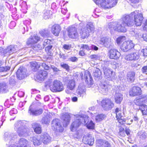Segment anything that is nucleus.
<instances>
[{
    "label": "nucleus",
    "instance_id": "f257e3e1",
    "mask_svg": "<svg viewBox=\"0 0 147 147\" xmlns=\"http://www.w3.org/2000/svg\"><path fill=\"white\" fill-rule=\"evenodd\" d=\"M75 117V120L72 123L70 128L72 131H75L81 124L86 123L88 120V117L86 115H76Z\"/></svg>",
    "mask_w": 147,
    "mask_h": 147
},
{
    "label": "nucleus",
    "instance_id": "f03ea898",
    "mask_svg": "<svg viewBox=\"0 0 147 147\" xmlns=\"http://www.w3.org/2000/svg\"><path fill=\"white\" fill-rule=\"evenodd\" d=\"M96 4L100 5L105 9L110 8L114 7L117 3V0H93Z\"/></svg>",
    "mask_w": 147,
    "mask_h": 147
},
{
    "label": "nucleus",
    "instance_id": "7ed1b4c3",
    "mask_svg": "<svg viewBox=\"0 0 147 147\" xmlns=\"http://www.w3.org/2000/svg\"><path fill=\"white\" fill-rule=\"evenodd\" d=\"M49 87L50 90L53 92H61L64 89L62 83L59 81L57 80H55L53 82L50 83Z\"/></svg>",
    "mask_w": 147,
    "mask_h": 147
},
{
    "label": "nucleus",
    "instance_id": "20e7f679",
    "mask_svg": "<svg viewBox=\"0 0 147 147\" xmlns=\"http://www.w3.org/2000/svg\"><path fill=\"white\" fill-rule=\"evenodd\" d=\"M132 17H134V23L136 26H140L143 19L142 14L138 10H136L131 13Z\"/></svg>",
    "mask_w": 147,
    "mask_h": 147
},
{
    "label": "nucleus",
    "instance_id": "39448f33",
    "mask_svg": "<svg viewBox=\"0 0 147 147\" xmlns=\"http://www.w3.org/2000/svg\"><path fill=\"white\" fill-rule=\"evenodd\" d=\"M93 29L94 26L91 24H87L84 28H81L80 32L82 38L84 39L87 38L89 35V33Z\"/></svg>",
    "mask_w": 147,
    "mask_h": 147
},
{
    "label": "nucleus",
    "instance_id": "423d86ee",
    "mask_svg": "<svg viewBox=\"0 0 147 147\" xmlns=\"http://www.w3.org/2000/svg\"><path fill=\"white\" fill-rule=\"evenodd\" d=\"M103 69L105 77L106 78H108L110 80L115 78V72H113L111 69L106 67H104Z\"/></svg>",
    "mask_w": 147,
    "mask_h": 147
},
{
    "label": "nucleus",
    "instance_id": "0eeeda50",
    "mask_svg": "<svg viewBox=\"0 0 147 147\" xmlns=\"http://www.w3.org/2000/svg\"><path fill=\"white\" fill-rule=\"evenodd\" d=\"M131 16H132L131 15V14L129 15L123 16L120 21L123 22V23L126 26H132L134 25V23L132 20V18L133 17Z\"/></svg>",
    "mask_w": 147,
    "mask_h": 147
},
{
    "label": "nucleus",
    "instance_id": "6e6552de",
    "mask_svg": "<svg viewBox=\"0 0 147 147\" xmlns=\"http://www.w3.org/2000/svg\"><path fill=\"white\" fill-rule=\"evenodd\" d=\"M132 41L128 40L123 42L120 45V48L124 52H125L134 47Z\"/></svg>",
    "mask_w": 147,
    "mask_h": 147
},
{
    "label": "nucleus",
    "instance_id": "1a4fd4ad",
    "mask_svg": "<svg viewBox=\"0 0 147 147\" xmlns=\"http://www.w3.org/2000/svg\"><path fill=\"white\" fill-rule=\"evenodd\" d=\"M101 105L105 110L111 109L114 106V104L110 99L103 100L101 102Z\"/></svg>",
    "mask_w": 147,
    "mask_h": 147
},
{
    "label": "nucleus",
    "instance_id": "9d476101",
    "mask_svg": "<svg viewBox=\"0 0 147 147\" xmlns=\"http://www.w3.org/2000/svg\"><path fill=\"white\" fill-rule=\"evenodd\" d=\"M126 26L123 22L120 21L118 23L116 22V25L113 27V29L119 32H124L126 31Z\"/></svg>",
    "mask_w": 147,
    "mask_h": 147
},
{
    "label": "nucleus",
    "instance_id": "9b49d317",
    "mask_svg": "<svg viewBox=\"0 0 147 147\" xmlns=\"http://www.w3.org/2000/svg\"><path fill=\"white\" fill-rule=\"evenodd\" d=\"M52 127L53 129L59 132H61L63 130V127L60 123L58 119H55L52 121Z\"/></svg>",
    "mask_w": 147,
    "mask_h": 147
},
{
    "label": "nucleus",
    "instance_id": "f8f14e48",
    "mask_svg": "<svg viewBox=\"0 0 147 147\" xmlns=\"http://www.w3.org/2000/svg\"><path fill=\"white\" fill-rule=\"evenodd\" d=\"M68 34L69 38L76 39L78 37L77 29L74 27L70 28L68 30Z\"/></svg>",
    "mask_w": 147,
    "mask_h": 147
},
{
    "label": "nucleus",
    "instance_id": "ddd939ff",
    "mask_svg": "<svg viewBox=\"0 0 147 147\" xmlns=\"http://www.w3.org/2000/svg\"><path fill=\"white\" fill-rule=\"evenodd\" d=\"M147 102V95H142L140 96L139 98H136L134 100L136 105L140 106V107L143 103Z\"/></svg>",
    "mask_w": 147,
    "mask_h": 147
},
{
    "label": "nucleus",
    "instance_id": "4468645a",
    "mask_svg": "<svg viewBox=\"0 0 147 147\" xmlns=\"http://www.w3.org/2000/svg\"><path fill=\"white\" fill-rule=\"evenodd\" d=\"M140 55L138 52L132 53L125 56V59L127 61H135L138 59Z\"/></svg>",
    "mask_w": 147,
    "mask_h": 147
},
{
    "label": "nucleus",
    "instance_id": "2eb2a0df",
    "mask_svg": "<svg viewBox=\"0 0 147 147\" xmlns=\"http://www.w3.org/2000/svg\"><path fill=\"white\" fill-rule=\"evenodd\" d=\"M83 142L86 144L92 146L94 143V138L90 134H88L84 136L83 139Z\"/></svg>",
    "mask_w": 147,
    "mask_h": 147
},
{
    "label": "nucleus",
    "instance_id": "dca6fc26",
    "mask_svg": "<svg viewBox=\"0 0 147 147\" xmlns=\"http://www.w3.org/2000/svg\"><path fill=\"white\" fill-rule=\"evenodd\" d=\"M120 56V53L115 49H111L109 51V56L111 59H117Z\"/></svg>",
    "mask_w": 147,
    "mask_h": 147
},
{
    "label": "nucleus",
    "instance_id": "f3484780",
    "mask_svg": "<svg viewBox=\"0 0 147 147\" xmlns=\"http://www.w3.org/2000/svg\"><path fill=\"white\" fill-rule=\"evenodd\" d=\"M47 72L44 70L40 71L35 76L36 78L39 81H43L47 75Z\"/></svg>",
    "mask_w": 147,
    "mask_h": 147
},
{
    "label": "nucleus",
    "instance_id": "a211bd4d",
    "mask_svg": "<svg viewBox=\"0 0 147 147\" xmlns=\"http://www.w3.org/2000/svg\"><path fill=\"white\" fill-rule=\"evenodd\" d=\"M141 93V90L140 88L134 86L132 89L129 91V94L130 96H134L140 95Z\"/></svg>",
    "mask_w": 147,
    "mask_h": 147
},
{
    "label": "nucleus",
    "instance_id": "6ab92c4d",
    "mask_svg": "<svg viewBox=\"0 0 147 147\" xmlns=\"http://www.w3.org/2000/svg\"><path fill=\"white\" fill-rule=\"evenodd\" d=\"M40 37L36 35L31 36L28 38L27 41V44L28 45H32L37 43L40 40Z\"/></svg>",
    "mask_w": 147,
    "mask_h": 147
},
{
    "label": "nucleus",
    "instance_id": "aec40b11",
    "mask_svg": "<svg viewBox=\"0 0 147 147\" xmlns=\"http://www.w3.org/2000/svg\"><path fill=\"white\" fill-rule=\"evenodd\" d=\"M41 140L45 144L50 143L51 140V138L49 134L46 133L43 134L41 136Z\"/></svg>",
    "mask_w": 147,
    "mask_h": 147
},
{
    "label": "nucleus",
    "instance_id": "412c9836",
    "mask_svg": "<svg viewBox=\"0 0 147 147\" xmlns=\"http://www.w3.org/2000/svg\"><path fill=\"white\" fill-rule=\"evenodd\" d=\"M17 131L19 136H26L28 135L29 130L28 129L24 127H22L18 128Z\"/></svg>",
    "mask_w": 147,
    "mask_h": 147
},
{
    "label": "nucleus",
    "instance_id": "4be33fe9",
    "mask_svg": "<svg viewBox=\"0 0 147 147\" xmlns=\"http://www.w3.org/2000/svg\"><path fill=\"white\" fill-rule=\"evenodd\" d=\"M61 30L60 26L59 25L55 24L52 27L51 32L55 36H58Z\"/></svg>",
    "mask_w": 147,
    "mask_h": 147
},
{
    "label": "nucleus",
    "instance_id": "5701e85b",
    "mask_svg": "<svg viewBox=\"0 0 147 147\" xmlns=\"http://www.w3.org/2000/svg\"><path fill=\"white\" fill-rule=\"evenodd\" d=\"M84 78L85 81L88 84L92 85L93 84V80L88 71H85L84 72Z\"/></svg>",
    "mask_w": 147,
    "mask_h": 147
},
{
    "label": "nucleus",
    "instance_id": "b1692460",
    "mask_svg": "<svg viewBox=\"0 0 147 147\" xmlns=\"http://www.w3.org/2000/svg\"><path fill=\"white\" fill-rule=\"evenodd\" d=\"M70 116L68 113H66L63 115V125L64 126H67L69 123L70 120Z\"/></svg>",
    "mask_w": 147,
    "mask_h": 147
},
{
    "label": "nucleus",
    "instance_id": "393cba45",
    "mask_svg": "<svg viewBox=\"0 0 147 147\" xmlns=\"http://www.w3.org/2000/svg\"><path fill=\"white\" fill-rule=\"evenodd\" d=\"M16 49L14 46L13 45H10L3 51L4 54H7L8 55H9L14 53Z\"/></svg>",
    "mask_w": 147,
    "mask_h": 147
},
{
    "label": "nucleus",
    "instance_id": "a878e982",
    "mask_svg": "<svg viewBox=\"0 0 147 147\" xmlns=\"http://www.w3.org/2000/svg\"><path fill=\"white\" fill-rule=\"evenodd\" d=\"M67 88L70 90H72L75 88L76 86L75 82L74 80H69L67 81Z\"/></svg>",
    "mask_w": 147,
    "mask_h": 147
},
{
    "label": "nucleus",
    "instance_id": "bb28decb",
    "mask_svg": "<svg viewBox=\"0 0 147 147\" xmlns=\"http://www.w3.org/2000/svg\"><path fill=\"white\" fill-rule=\"evenodd\" d=\"M100 86L103 93H105L108 92L110 87V86L107 83L105 82L101 83Z\"/></svg>",
    "mask_w": 147,
    "mask_h": 147
},
{
    "label": "nucleus",
    "instance_id": "cd10ccee",
    "mask_svg": "<svg viewBox=\"0 0 147 147\" xmlns=\"http://www.w3.org/2000/svg\"><path fill=\"white\" fill-rule=\"evenodd\" d=\"M76 92L78 96H83L85 93L84 87L80 85L77 90Z\"/></svg>",
    "mask_w": 147,
    "mask_h": 147
},
{
    "label": "nucleus",
    "instance_id": "c85d7f7f",
    "mask_svg": "<svg viewBox=\"0 0 147 147\" xmlns=\"http://www.w3.org/2000/svg\"><path fill=\"white\" fill-rule=\"evenodd\" d=\"M25 72L22 69H18L16 72L17 76L20 80L24 78L25 76Z\"/></svg>",
    "mask_w": 147,
    "mask_h": 147
},
{
    "label": "nucleus",
    "instance_id": "c756f323",
    "mask_svg": "<svg viewBox=\"0 0 147 147\" xmlns=\"http://www.w3.org/2000/svg\"><path fill=\"white\" fill-rule=\"evenodd\" d=\"M30 115H38L41 114L42 112V110L41 109L39 110L30 109L29 111Z\"/></svg>",
    "mask_w": 147,
    "mask_h": 147
},
{
    "label": "nucleus",
    "instance_id": "7c9ffc66",
    "mask_svg": "<svg viewBox=\"0 0 147 147\" xmlns=\"http://www.w3.org/2000/svg\"><path fill=\"white\" fill-rule=\"evenodd\" d=\"M135 73L133 72H129L127 75V80L131 82L134 81L135 79Z\"/></svg>",
    "mask_w": 147,
    "mask_h": 147
},
{
    "label": "nucleus",
    "instance_id": "2f4dec72",
    "mask_svg": "<svg viewBox=\"0 0 147 147\" xmlns=\"http://www.w3.org/2000/svg\"><path fill=\"white\" fill-rule=\"evenodd\" d=\"M32 127L34 129V131L37 134H39L41 132V128L39 125L34 123L32 124Z\"/></svg>",
    "mask_w": 147,
    "mask_h": 147
},
{
    "label": "nucleus",
    "instance_id": "473e14b6",
    "mask_svg": "<svg viewBox=\"0 0 147 147\" xmlns=\"http://www.w3.org/2000/svg\"><path fill=\"white\" fill-rule=\"evenodd\" d=\"M93 75L96 80H99L101 75V71L99 69L96 68L95 71L93 73Z\"/></svg>",
    "mask_w": 147,
    "mask_h": 147
},
{
    "label": "nucleus",
    "instance_id": "72a5a7b5",
    "mask_svg": "<svg viewBox=\"0 0 147 147\" xmlns=\"http://www.w3.org/2000/svg\"><path fill=\"white\" fill-rule=\"evenodd\" d=\"M122 95L121 94L116 93L115 95V100L116 102L118 104H120L122 100Z\"/></svg>",
    "mask_w": 147,
    "mask_h": 147
},
{
    "label": "nucleus",
    "instance_id": "f704fd0d",
    "mask_svg": "<svg viewBox=\"0 0 147 147\" xmlns=\"http://www.w3.org/2000/svg\"><path fill=\"white\" fill-rule=\"evenodd\" d=\"M100 42L102 44L105 46H107L110 44V39L106 37H103L101 39Z\"/></svg>",
    "mask_w": 147,
    "mask_h": 147
},
{
    "label": "nucleus",
    "instance_id": "c9c22d12",
    "mask_svg": "<svg viewBox=\"0 0 147 147\" xmlns=\"http://www.w3.org/2000/svg\"><path fill=\"white\" fill-rule=\"evenodd\" d=\"M30 140L33 142L34 145L35 146H38L40 145L41 143V141L38 140L36 137H35L31 138Z\"/></svg>",
    "mask_w": 147,
    "mask_h": 147
},
{
    "label": "nucleus",
    "instance_id": "e433bc0d",
    "mask_svg": "<svg viewBox=\"0 0 147 147\" xmlns=\"http://www.w3.org/2000/svg\"><path fill=\"white\" fill-rule=\"evenodd\" d=\"M106 117V115L104 114H100L97 115L96 116V120L97 122H99Z\"/></svg>",
    "mask_w": 147,
    "mask_h": 147
},
{
    "label": "nucleus",
    "instance_id": "4c0bfd02",
    "mask_svg": "<svg viewBox=\"0 0 147 147\" xmlns=\"http://www.w3.org/2000/svg\"><path fill=\"white\" fill-rule=\"evenodd\" d=\"M28 141L24 138L20 139L19 142V145L22 146H27Z\"/></svg>",
    "mask_w": 147,
    "mask_h": 147
},
{
    "label": "nucleus",
    "instance_id": "58836bf2",
    "mask_svg": "<svg viewBox=\"0 0 147 147\" xmlns=\"http://www.w3.org/2000/svg\"><path fill=\"white\" fill-rule=\"evenodd\" d=\"M140 109L143 114L147 115V105L144 104L142 105L140 107Z\"/></svg>",
    "mask_w": 147,
    "mask_h": 147
},
{
    "label": "nucleus",
    "instance_id": "ea45409f",
    "mask_svg": "<svg viewBox=\"0 0 147 147\" xmlns=\"http://www.w3.org/2000/svg\"><path fill=\"white\" fill-rule=\"evenodd\" d=\"M52 15V11H51L47 10L45 11L43 17L45 19H49Z\"/></svg>",
    "mask_w": 147,
    "mask_h": 147
},
{
    "label": "nucleus",
    "instance_id": "a19ab883",
    "mask_svg": "<svg viewBox=\"0 0 147 147\" xmlns=\"http://www.w3.org/2000/svg\"><path fill=\"white\" fill-rule=\"evenodd\" d=\"M126 38L125 36H120L117 39V44L120 45L125 41Z\"/></svg>",
    "mask_w": 147,
    "mask_h": 147
},
{
    "label": "nucleus",
    "instance_id": "79ce46f5",
    "mask_svg": "<svg viewBox=\"0 0 147 147\" xmlns=\"http://www.w3.org/2000/svg\"><path fill=\"white\" fill-rule=\"evenodd\" d=\"M88 120L87 121L86 123L84 124H86L87 127L89 129H93L94 128V124L93 123L92 121H90V122L88 121Z\"/></svg>",
    "mask_w": 147,
    "mask_h": 147
},
{
    "label": "nucleus",
    "instance_id": "37998d69",
    "mask_svg": "<svg viewBox=\"0 0 147 147\" xmlns=\"http://www.w3.org/2000/svg\"><path fill=\"white\" fill-rule=\"evenodd\" d=\"M115 113L116 115L117 119H121L122 116V115L121 111V109L119 108H117L115 110Z\"/></svg>",
    "mask_w": 147,
    "mask_h": 147
},
{
    "label": "nucleus",
    "instance_id": "c03bdc74",
    "mask_svg": "<svg viewBox=\"0 0 147 147\" xmlns=\"http://www.w3.org/2000/svg\"><path fill=\"white\" fill-rule=\"evenodd\" d=\"M49 31L47 30H43L40 32V33L41 35L43 37L47 36L49 35Z\"/></svg>",
    "mask_w": 147,
    "mask_h": 147
},
{
    "label": "nucleus",
    "instance_id": "a18cd8bd",
    "mask_svg": "<svg viewBox=\"0 0 147 147\" xmlns=\"http://www.w3.org/2000/svg\"><path fill=\"white\" fill-rule=\"evenodd\" d=\"M41 64L39 63H37L35 61L32 62L31 63V65L32 67L34 69H38L40 66Z\"/></svg>",
    "mask_w": 147,
    "mask_h": 147
},
{
    "label": "nucleus",
    "instance_id": "49530a36",
    "mask_svg": "<svg viewBox=\"0 0 147 147\" xmlns=\"http://www.w3.org/2000/svg\"><path fill=\"white\" fill-rule=\"evenodd\" d=\"M2 65V63L0 61V72L7 71L10 70V67L9 66H5V67H1Z\"/></svg>",
    "mask_w": 147,
    "mask_h": 147
},
{
    "label": "nucleus",
    "instance_id": "de8ad7c7",
    "mask_svg": "<svg viewBox=\"0 0 147 147\" xmlns=\"http://www.w3.org/2000/svg\"><path fill=\"white\" fill-rule=\"evenodd\" d=\"M138 134L139 137L142 139L145 138L146 136V133L144 131H139L138 133Z\"/></svg>",
    "mask_w": 147,
    "mask_h": 147
},
{
    "label": "nucleus",
    "instance_id": "09e8293b",
    "mask_svg": "<svg viewBox=\"0 0 147 147\" xmlns=\"http://www.w3.org/2000/svg\"><path fill=\"white\" fill-rule=\"evenodd\" d=\"M41 121L42 123L48 124L50 122V118L47 117H44L42 119Z\"/></svg>",
    "mask_w": 147,
    "mask_h": 147
},
{
    "label": "nucleus",
    "instance_id": "8fccbe9b",
    "mask_svg": "<svg viewBox=\"0 0 147 147\" xmlns=\"http://www.w3.org/2000/svg\"><path fill=\"white\" fill-rule=\"evenodd\" d=\"M83 131V130L81 129L78 130L76 132V134L74 135V137L76 138H78L81 137L82 136Z\"/></svg>",
    "mask_w": 147,
    "mask_h": 147
},
{
    "label": "nucleus",
    "instance_id": "3c124183",
    "mask_svg": "<svg viewBox=\"0 0 147 147\" xmlns=\"http://www.w3.org/2000/svg\"><path fill=\"white\" fill-rule=\"evenodd\" d=\"M6 92V87L5 84H0V93L1 92Z\"/></svg>",
    "mask_w": 147,
    "mask_h": 147
},
{
    "label": "nucleus",
    "instance_id": "603ef678",
    "mask_svg": "<svg viewBox=\"0 0 147 147\" xmlns=\"http://www.w3.org/2000/svg\"><path fill=\"white\" fill-rule=\"evenodd\" d=\"M89 57L90 59H94L96 60H100V56L98 55H92L89 56Z\"/></svg>",
    "mask_w": 147,
    "mask_h": 147
},
{
    "label": "nucleus",
    "instance_id": "864d4df0",
    "mask_svg": "<svg viewBox=\"0 0 147 147\" xmlns=\"http://www.w3.org/2000/svg\"><path fill=\"white\" fill-rule=\"evenodd\" d=\"M52 47V46H47L46 47L45 49V50L47 52V53L48 55H51V49Z\"/></svg>",
    "mask_w": 147,
    "mask_h": 147
},
{
    "label": "nucleus",
    "instance_id": "5fc2aeb1",
    "mask_svg": "<svg viewBox=\"0 0 147 147\" xmlns=\"http://www.w3.org/2000/svg\"><path fill=\"white\" fill-rule=\"evenodd\" d=\"M103 140L102 139H98L96 141V145L99 147H101L102 145Z\"/></svg>",
    "mask_w": 147,
    "mask_h": 147
},
{
    "label": "nucleus",
    "instance_id": "6e6d98bb",
    "mask_svg": "<svg viewBox=\"0 0 147 147\" xmlns=\"http://www.w3.org/2000/svg\"><path fill=\"white\" fill-rule=\"evenodd\" d=\"M61 66L63 68L66 69V70L67 71H69V66L66 64L61 63Z\"/></svg>",
    "mask_w": 147,
    "mask_h": 147
},
{
    "label": "nucleus",
    "instance_id": "4d7b16f0",
    "mask_svg": "<svg viewBox=\"0 0 147 147\" xmlns=\"http://www.w3.org/2000/svg\"><path fill=\"white\" fill-rule=\"evenodd\" d=\"M116 25V22H112L109 23L108 25V27L111 29H113V27Z\"/></svg>",
    "mask_w": 147,
    "mask_h": 147
},
{
    "label": "nucleus",
    "instance_id": "13d9d810",
    "mask_svg": "<svg viewBox=\"0 0 147 147\" xmlns=\"http://www.w3.org/2000/svg\"><path fill=\"white\" fill-rule=\"evenodd\" d=\"M42 66L46 70H48L50 68V67L44 63H42Z\"/></svg>",
    "mask_w": 147,
    "mask_h": 147
},
{
    "label": "nucleus",
    "instance_id": "bf43d9fd",
    "mask_svg": "<svg viewBox=\"0 0 147 147\" xmlns=\"http://www.w3.org/2000/svg\"><path fill=\"white\" fill-rule=\"evenodd\" d=\"M119 134L120 135H121L122 136H124V129L123 128H121L119 129Z\"/></svg>",
    "mask_w": 147,
    "mask_h": 147
},
{
    "label": "nucleus",
    "instance_id": "052dcab7",
    "mask_svg": "<svg viewBox=\"0 0 147 147\" xmlns=\"http://www.w3.org/2000/svg\"><path fill=\"white\" fill-rule=\"evenodd\" d=\"M81 48L84 49H86L87 50H90V48L87 45H82L81 46Z\"/></svg>",
    "mask_w": 147,
    "mask_h": 147
},
{
    "label": "nucleus",
    "instance_id": "680f3d73",
    "mask_svg": "<svg viewBox=\"0 0 147 147\" xmlns=\"http://www.w3.org/2000/svg\"><path fill=\"white\" fill-rule=\"evenodd\" d=\"M51 68L54 71L58 72L60 71L58 68L53 65L51 66Z\"/></svg>",
    "mask_w": 147,
    "mask_h": 147
},
{
    "label": "nucleus",
    "instance_id": "e2e57ef3",
    "mask_svg": "<svg viewBox=\"0 0 147 147\" xmlns=\"http://www.w3.org/2000/svg\"><path fill=\"white\" fill-rule=\"evenodd\" d=\"M50 40L48 39H46L45 40L43 43V45L45 46H46L48 44L50 43Z\"/></svg>",
    "mask_w": 147,
    "mask_h": 147
},
{
    "label": "nucleus",
    "instance_id": "0e129e2a",
    "mask_svg": "<svg viewBox=\"0 0 147 147\" xmlns=\"http://www.w3.org/2000/svg\"><path fill=\"white\" fill-rule=\"evenodd\" d=\"M104 142L105 147H111V145L108 142L104 140Z\"/></svg>",
    "mask_w": 147,
    "mask_h": 147
},
{
    "label": "nucleus",
    "instance_id": "69168bd1",
    "mask_svg": "<svg viewBox=\"0 0 147 147\" xmlns=\"http://www.w3.org/2000/svg\"><path fill=\"white\" fill-rule=\"evenodd\" d=\"M63 48L67 50L70 49L71 48V46L70 45H65L63 47Z\"/></svg>",
    "mask_w": 147,
    "mask_h": 147
},
{
    "label": "nucleus",
    "instance_id": "338daca9",
    "mask_svg": "<svg viewBox=\"0 0 147 147\" xmlns=\"http://www.w3.org/2000/svg\"><path fill=\"white\" fill-rule=\"evenodd\" d=\"M4 138L5 139H10V137L9 136V134L7 132H5L4 134Z\"/></svg>",
    "mask_w": 147,
    "mask_h": 147
},
{
    "label": "nucleus",
    "instance_id": "774afa93",
    "mask_svg": "<svg viewBox=\"0 0 147 147\" xmlns=\"http://www.w3.org/2000/svg\"><path fill=\"white\" fill-rule=\"evenodd\" d=\"M142 71L143 73H145L147 71V66H144L142 69Z\"/></svg>",
    "mask_w": 147,
    "mask_h": 147
}]
</instances>
